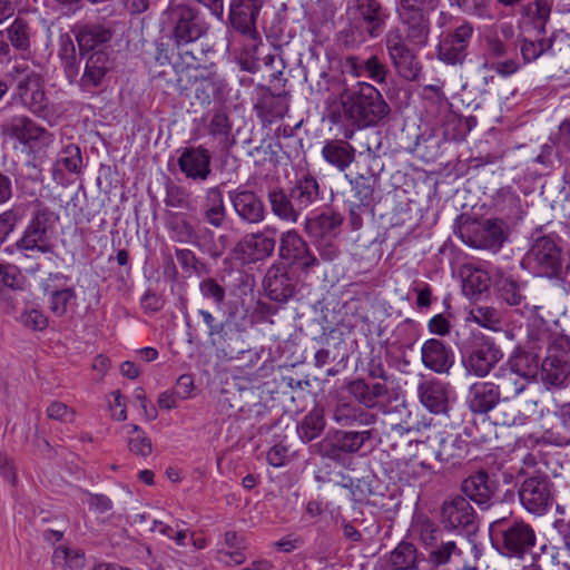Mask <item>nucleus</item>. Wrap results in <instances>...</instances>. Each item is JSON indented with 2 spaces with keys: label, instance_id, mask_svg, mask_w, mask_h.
Returning <instances> with one entry per match:
<instances>
[{
  "label": "nucleus",
  "instance_id": "nucleus-1",
  "mask_svg": "<svg viewBox=\"0 0 570 570\" xmlns=\"http://www.w3.org/2000/svg\"><path fill=\"white\" fill-rule=\"evenodd\" d=\"M215 53L213 43H202L200 48L181 51L180 67L177 71V90L187 91L195 88V97L202 104H210L220 97L226 88L225 80L215 70V63H207L209 55Z\"/></svg>",
  "mask_w": 570,
  "mask_h": 570
},
{
  "label": "nucleus",
  "instance_id": "nucleus-2",
  "mask_svg": "<svg viewBox=\"0 0 570 570\" xmlns=\"http://www.w3.org/2000/svg\"><path fill=\"white\" fill-rule=\"evenodd\" d=\"M345 16L347 28L337 33V39L346 48L379 38L390 18L389 10L381 0H346Z\"/></svg>",
  "mask_w": 570,
  "mask_h": 570
},
{
  "label": "nucleus",
  "instance_id": "nucleus-3",
  "mask_svg": "<svg viewBox=\"0 0 570 570\" xmlns=\"http://www.w3.org/2000/svg\"><path fill=\"white\" fill-rule=\"evenodd\" d=\"M340 105L345 109L346 124L356 129L376 127L383 124L391 112L380 90L364 81L342 90Z\"/></svg>",
  "mask_w": 570,
  "mask_h": 570
},
{
  "label": "nucleus",
  "instance_id": "nucleus-4",
  "mask_svg": "<svg viewBox=\"0 0 570 570\" xmlns=\"http://www.w3.org/2000/svg\"><path fill=\"white\" fill-rule=\"evenodd\" d=\"M164 14L170 26V39L178 49V55L181 51L200 48L202 43H212L207 40L210 22L199 8L173 1Z\"/></svg>",
  "mask_w": 570,
  "mask_h": 570
},
{
  "label": "nucleus",
  "instance_id": "nucleus-5",
  "mask_svg": "<svg viewBox=\"0 0 570 570\" xmlns=\"http://www.w3.org/2000/svg\"><path fill=\"white\" fill-rule=\"evenodd\" d=\"M440 0H397L396 13L403 27V38L409 43L423 48L431 33L430 14L436 10Z\"/></svg>",
  "mask_w": 570,
  "mask_h": 570
},
{
  "label": "nucleus",
  "instance_id": "nucleus-6",
  "mask_svg": "<svg viewBox=\"0 0 570 570\" xmlns=\"http://www.w3.org/2000/svg\"><path fill=\"white\" fill-rule=\"evenodd\" d=\"M490 533L501 544L504 556L522 559L537 542L532 525L521 519L501 518L490 523Z\"/></svg>",
  "mask_w": 570,
  "mask_h": 570
},
{
  "label": "nucleus",
  "instance_id": "nucleus-7",
  "mask_svg": "<svg viewBox=\"0 0 570 570\" xmlns=\"http://www.w3.org/2000/svg\"><path fill=\"white\" fill-rule=\"evenodd\" d=\"M560 243L561 239L553 235L533 238L523 257V265L540 276L558 278L563 266V252Z\"/></svg>",
  "mask_w": 570,
  "mask_h": 570
},
{
  "label": "nucleus",
  "instance_id": "nucleus-8",
  "mask_svg": "<svg viewBox=\"0 0 570 570\" xmlns=\"http://www.w3.org/2000/svg\"><path fill=\"white\" fill-rule=\"evenodd\" d=\"M58 215L48 207L39 205L27 225L22 237L16 243L21 252H38L41 254H55V244L51 234L58 222Z\"/></svg>",
  "mask_w": 570,
  "mask_h": 570
},
{
  "label": "nucleus",
  "instance_id": "nucleus-9",
  "mask_svg": "<svg viewBox=\"0 0 570 570\" xmlns=\"http://www.w3.org/2000/svg\"><path fill=\"white\" fill-rule=\"evenodd\" d=\"M459 233L470 247L499 250L508 238V226L500 218H469L460 225Z\"/></svg>",
  "mask_w": 570,
  "mask_h": 570
},
{
  "label": "nucleus",
  "instance_id": "nucleus-10",
  "mask_svg": "<svg viewBox=\"0 0 570 570\" xmlns=\"http://www.w3.org/2000/svg\"><path fill=\"white\" fill-rule=\"evenodd\" d=\"M554 493L551 478L539 471L527 476L519 489L521 504L529 513L535 515H543L552 507Z\"/></svg>",
  "mask_w": 570,
  "mask_h": 570
},
{
  "label": "nucleus",
  "instance_id": "nucleus-11",
  "mask_svg": "<svg viewBox=\"0 0 570 570\" xmlns=\"http://www.w3.org/2000/svg\"><path fill=\"white\" fill-rule=\"evenodd\" d=\"M389 58L396 73L406 81H417L423 66L400 30H391L385 38Z\"/></svg>",
  "mask_w": 570,
  "mask_h": 570
},
{
  "label": "nucleus",
  "instance_id": "nucleus-12",
  "mask_svg": "<svg viewBox=\"0 0 570 570\" xmlns=\"http://www.w3.org/2000/svg\"><path fill=\"white\" fill-rule=\"evenodd\" d=\"M440 522L445 530L472 533L478 529V515L461 494L446 498L440 507Z\"/></svg>",
  "mask_w": 570,
  "mask_h": 570
},
{
  "label": "nucleus",
  "instance_id": "nucleus-13",
  "mask_svg": "<svg viewBox=\"0 0 570 570\" xmlns=\"http://www.w3.org/2000/svg\"><path fill=\"white\" fill-rule=\"evenodd\" d=\"M520 51L524 62L534 61L544 52H551L559 69L566 73L570 72V37L568 35L537 41L522 39Z\"/></svg>",
  "mask_w": 570,
  "mask_h": 570
},
{
  "label": "nucleus",
  "instance_id": "nucleus-14",
  "mask_svg": "<svg viewBox=\"0 0 570 570\" xmlns=\"http://www.w3.org/2000/svg\"><path fill=\"white\" fill-rule=\"evenodd\" d=\"M360 158L367 165V170L358 173L351 180L354 196L358 200L357 208L368 209L374 203V193L379 183V176L383 171L384 165L379 156L372 151L361 154Z\"/></svg>",
  "mask_w": 570,
  "mask_h": 570
},
{
  "label": "nucleus",
  "instance_id": "nucleus-15",
  "mask_svg": "<svg viewBox=\"0 0 570 570\" xmlns=\"http://www.w3.org/2000/svg\"><path fill=\"white\" fill-rule=\"evenodd\" d=\"M278 256L287 263L286 266H295L303 273H308L320 264L318 258L311 253L307 243L294 229L281 235Z\"/></svg>",
  "mask_w": 570,
  "mask_h": 570
},
{
  "label": "nucleus",
  "instance_id": "nucleus-16",
  "mask_svg": "<svg viewBox=\"0 0 570 570\" xmlns=\"http://www.w3.org/2000/svg\"><path fill=\"white\" fill-rule=\"evenodd\" d=\"M266 0H232L228 20L232 28L238 33L257 40V20Z\"/></svg>",
  "mask_w": 570,
  "mask_h": 570
},
{
  "label": "nucleus",
  "instance_id": "nucleus-17",
  "mask_svg": "<svg viewBox=\"0 0 570 570\" xmlns=\"http://www.w3.org/2000/svg\"><path fill=\"white\" fill-rule=\"evenodd\" d=\"M16 97L32 114L39 117L46 116L49 99L45 91L43 79L38 72L30 71L18 81Z\"/></svg>",
  "mask_w": 570,
  "mask_h": 570
},
{
  "label": "nucleus",
  "instance_id": "nucleus-18",
  "mask_svg": "<svg viewBox=\"0 0 570 570\" xmlns=\"http://www.w3.org/2000/svg\"><path fill=\"white\" fill-rule=\"evenodd\" d=\"M276 228L266 227L242 238L233 248L235 257L247 261L265 259L273 255L276 246Z\"/></svg>",
  "mask_w": 570,
  "mask_h": 570
},
{
  "label": "nucleus",
  "instance_id": "nucleus-19",
  "mask_svg": "<svg viewBox=\"0 0 570 570\" xmlns=\"http://www.w3.org/2000/svg\"><path fill=\"white\" fill-rule=\"evenodd\" d=\"M460 490L468 501L474 502L481 510H488L498 492V482L485 470H479L461 482Z\"/></svg>",
  "mask_w": 570,
  "mask_h": 570
},
{
  "label": "nucleus",
  "instance_id": "nucleus-20",
  "mask_svg": "<svg viewBox=\"0 0 570 570\" xmlns=\"http://www.w3.org/2000/svg\"><path fill=\"white\" fill-rule=\"evenodd\" d=\"M1 132L29 148H32L36 142H49L52 137L46 128L24 115L14 116L3 124Z\"/></svg>",
  "mask_w": 570,
  "mask_h": 570
},
{
  "label": "nucleus",
  "instance_id": "nucleus-21",
  "mask_svg": "<svg viewBox=\"0 0 570 570\" xmlns=\"http://www.w3.org/2000/svg\"><path fill=\"white\" fill-rule=\"evenodd\" d=\"M228 198L235 214L242 222L255 225L265 219L264 202L254 190L238 187L228 191Z\"/></svg>",
  "mask_w": 570,
  "mask_h": 570
},
{
  "label": "nucleus",
  "instance_id": "nucleus-22",
  "mask_svg": "<svg viewBox=\"0 0 570 570\" xmlns=\"http://www.w3.org/2000/svg\"><path fill=\"white\" fill-rule=\"evenodd\" d=\"M266 295L275 302H287L296 291V282L289 274V267L283 263L273 264L266 272L264 281Z\"/></svg>",
  "mask_w": 570,
  "mask_h": 570
},
{
  "label": "nucleus",
  "instance_id": "nucleus-23",
  "mask_svg": "<svg viewBox=\"0 0 570 570\" xmlns=\"http://www.w3.org/2000/svg\"><path fill=\"white\" fill-rule=\"evenodd\" d=\"M501 350L491 341H482L463 360L469 373L479 377L487 376L491 370L502 360Z\"/></svg>",
  "mask_w": 570,
  "mask_h": 570
},
{
  "label": "nucleus",
  "instance_id": "nucleus-24",
  "mask_svg": "<svg viewBox=\"0 0 570 570\" xmlns=\"http://www.w3.org/2000/svg\"><path fill=\"white\" fill-rule=\"evenodd\" d=\"M210 160L212 156L206 148L202 146L187 147L178 157V166L187 178L206 180L212 173Z\"/></svg>",
  "mask_w": 570,
  "mask_h": 570
},
{
  "label": "nucleus",
  "instance_id": "nucleus-25",
  "mask_svg": "<svg viewBox=\"0 0 570 570\" xmlns=\"http://www.w3.org/2000/svg\"><path fill=\"white\" fill-rule=\"evenodd\" d=\"M540 379L548 390H560L570 382V362L563 355L549 353L542 360Z\"/></svg>",
  "mask_w": 570,
  "mask_h": 570
},
{
  "label": "nucleus",
  "instance_id": "nucleus-26",
  "mask_svg": "<svg viewBox=\"0 0 570 570\" xmlns=\"http://www.w3.org/2000/svg\"><path fill=\"white\" fill-rule=\"evenodd\" d=\"M421 358L426 368L439 374L448 373L454 364L451 347L438 338H430L423 343Z\"/></svg>",
  "mask_w": 570,
  "mask_h": 570
},
{
  "label": "nucleus",
  "instance_id": "nucleus-27",
  "mask_svg": "<svg viewBox=\"0 0 570 570\" xmlns=\"http://www.w3.org/2000/svg\"><path fill=\"white\" fill-rule=\"evenodd\" d=\"M500 402V386L492 382L471 385L468 396L469 409L475 414H485Z\"/></svg>",
  "mask_w": 570,
  "mask_h": 570
},
{
  "label": "nucleus",
  "instance_id": "nucleus-28",
  "mask_svg": "<svg viewBox=\"0 0 570 570\" xmlns=\"http://www.w3.org/2000/svg\"><path fill=\"white\" fill-rule=\"evenodd\" d=\"M384 559L389 570H419L423 554L415 544L403 540Z\"/></svg>",
  "mask_w": 570,
  "mask_h": 570
},
{
  "label": "nucleus",
  "instance_id": "nucleus-29",
  "mask_svg": "<svg viewBox=\"0 0 570 570\" xmlns=\"http://www.w3.org/2000/svg\"><path fill=\"white\" fill-rule=\"evenodd\" d=\"M292 199L299 212H304L312 207L321 199L320 184L311 174H305L297 178L295 184L289 188Z\"/></svg>",
  "mask_w": 570,
  "mask_h": 570
},
{
  "label": "nucleus",
  "instance_id": "nucleus-30",
  "mask_svg": "<svg viewBox=\"0 0 570 570\" xmlns=\"http://www.w3.org/2000/svg\"><path fill=\"white\" fill-rule=\"evenodd\" d=\"M333 420L341 426H370L377 415L348 402H338L333 410Z\"/></svg>",
  "mask_w": 570,
  "mask_h": 570
},
{
  "label": "nucleus",
  "instance_id": "nucleus-31",
  "mask_svg": "<svg viewBox=\"0 0 570 570\" xmlns=\"http://www.w3.org/2000/svg\"><path fill=\"white\" fill-rule=\"evenodd\" d=\"M204 219L214 228H220L227 219V209L224 202L223 190L219 186L210 187L206 190Z\"/></svg>",
  "mask_w": 570,
  "mask_h": 570
},
{
  "label": "nucleus",
  "instance_id": "nucleus-32",
  "mask_svg": "<svg viewBox=\"0 0 570 570\" xmlns=\"http://www.w3.org/2000/svg\"><path fill=\"white\" fill-rule=\"evenodd\" d=\"M500 368L534 382L539 373V357L534 353L515 350Z\"/></svg>",
  "mask_w": 570,
  "mask_h": 570
},
{
  "label": "nucleus",
  "instance_id": "nucleus-33",
  "mask_svg": "<svg viewBox=\"0 0 570 570\" xmlns=\"http://www.w3.org/2000/svg\"><path fill=\"white\" fill-rule=\"evenodd\" d=\"M110 69L109 56L104 50H97L87 57L85 72L81 78L83 87H98Z\"/></svg>",
  "mask_w": 570,
  "mask_h": 570
},
{
  "label": "nucleus",
  "instance_id": "nucleus-34",
  "mask_svg": "<svg viewBox=\"0 0 570 570\" xmlns=\"http://www.w3.org/2000/svg\"><path fill=\"white\" fill-rule=\"evenodd\" d=\"M343 223V217L334 212L322 213L305 222L306 233L315 239L335 235Z\"/></svg>",
  "mask_w": 570,
  "mask_h": 570
},
{
  "label": "nucleus",
  "instance_id": "nucleus-35",
  "mask_svg": "<svg viewBox=\"0 0 570 570\" xmlns=\"http://www.w3.org/2000/svg\"><path fill=\"white\" fill-rule=\"evenodd\" d=\"M421 403L432 413H443L448 409V393L439 381H425L419 385Z\"/></svg>",
  "mask_w": 570,
  "mask_h": 570
},
{
  "label": "nucleus",
  "instance_id": "nucleus-36",
  "mask_svg": "<svg viewBox=\"0 0 570 570\" xmlns=\"http://www.w3.org/2000/svg\"><path fill=\"white\" fill-rule=\"evenodd\" d=\"M165 226L171 240L179 244H193L198 248L202 247V242L195 227L186 218L176 213H169Z\"/></svg>",
  "mask_w": 570,
  "mask_h": 570
},
{
  "label": "nucleus",
  "instance_id": "nucleus-37",
  "mask_svg": "<svg viewBox=\"0 0 570 570\" xmlns=\"http://www.w3.org/2000/svg\"><path fill=\"white\" fill-rule=\"evenodd\" d=\"M268 202L273 214L282 220L296 223L301 212L292 199V194L283 188H273L268 190Z\"/></svg>",
  "mask_w": 570,
  "mask_h": 570
},
{
  "label": "nucleus",
  "instance_id": "nucleus-38",
  "mask_svg": "<svg viewBox=\"0 0 570 570\" xmlns=\"http://www.w3.org/2000/svg\"><path fill=\"white\" fill-rule=\"evenodd\" d=\"M111 37L112 30L102 24H86L76 36L80 55L89 53L97 46L110 41Z\"/></svg>",
  "mask_w": 570,
  "mask_h": 570
},
{
  "label": "nucleus",
  "instance_id": "nucleus-39",
  "mask_svg": "<svg viewBox=\"0 0 570 570\" xmlns=\"http://www.w3.org/2000/svg\"><path fill=\"white\" fill-rule=\"evenodd\" d=\"M322 155L327 163L344 170L354 160L355 149L347 141L335 139L324 145Z\"/></svg>",
  "mask_w": 570,
  "mask_h": 570
},
{
  "label": "nucleus",
  "instance_id": "nucleus-40",
  "mask_svg": "<svg viewBox=\"0 0 570 570\" xmlns=\"http://www.w3.org/2000/svg\"><path fill=\"white\" fill-rule=\"evenodd\" d=\"M376 431L374 429L362 431H343L337 430L334 432V440L336 446L344 453H356L367 442L375 439Z\"/></svg>",
  "mask_w": 570,
  "mask_h": 570
},
{
  "label": "nucleus",
  "instance_id": "nucleus-41",
  "mask_svg": "<svg viewBox=\"0 0 570 570\" xmlns=\"http://www.w3.org/2000/svg\"><path fill=\"white\" fill-rule=\"evenodd\" d=\"M462 278V292L470 299L479 298L490 287L489 274L480 268L464 266Z\"/></svg>",
  "mask_w": 570,
  "mask_h": 570
},
{
  "label": "nucleus",
  "instance_id": "nucleus-42",
  "mask_svg": "<svg viewBox=\"0 0 570 570\" xmlns=\"http://www.w3.org/2000/svg\"><path fill=\"white\" fill-rule=\"evenodd\" d=\"M469 452V442L461 433H448L440 441L436 458L441 462H451L464 459Z\"/></svg>",
  "mask_w": 570,
  "mask_h": 570
},
{
  "label": "nucleus",
  "instance_id": "nucleus-43",
  "mask_svg": "<svg viewBox=\"0 0 570 570\" xmlns=\"http://www.w3.org/2000/svg\"><path fill=\"white\" fill-rule=\"evenodd\" d=\"M426 550V562L431 566L432 570H436L449 564L453 558H459L462 554L461 549L453 540L440 539Z\"/></svg>",
  "mask_w": 570,
  "mask_h": 570
},
{
  "label": "nucleus",
  "instance_id": "nucleus-44",
  "mask_svg": "<svg viewBox=\"0 0 570 570\" xmlns=\"http://www.w3.org/2000/svg\"><path fill=\"white\" fill-rule=\"evenodd\" d=\"M325 425L324 409L316 405L297 425L298 436L305 443L311 442L323 433Z\"/></svg>",
  "mask_w": 570,
  "mask_h": 570
},
{
  "label": "nucleus",
  "instance_id": "nucleus-45",
  "mask_svg": "<svg viewBox=\"0 0 570 570\" xmlns=\"http://www.w3.org/2000/svg\"><path fill=\"white\" fill-rule=\"evenodd\" d=\"M400 473L401 479H404L407 483L424 485L432 480L434 470L429 463L411 458L404 462Z\"/></svg>",
  "mask_w": 570,
  "mask_h": 570
},
{
  "label": "nucleus",
  "instance_id": "nucleus-46",
  "mask_svg": "<svg viewBox=\"0 0 570 570\" xmlns=\"http://www.w3.org/2000/svg\"><path fill=\"white\" fill-rule=\"evenodd\" d=\"M199 315L203 317L204 323L208 328V336L214 346L222 348L230 347V327L227 322L217 323L212 313L205 309H199Z\"/></svg>",
  "mask_w": 570,
  "mask_h": 570
},
{
  "label": "nucleus",
  "instance_id": "nucleus-47",
  "mask_svg": "<svg viewBox=\"0 0 570 570\" xmlns=\"http://www.w3.org/2000/svg\"><path fill=\"white\" fill-rule=\"evenodd\" d=\"M309 88L318 96L332 92L340 98L341 91L348 89L345 80L338 75H332L326 71L320 72L317 79L311 80Z\"/></svg>",
  "mask_w": 570,
  "mask_h": 570
},
{
  "label": "nucleus",
  "instance_id": "nucleus-48",
  "mask_svg": "<svg viewBox=\"0 0 570 570\" xmlns=\"http://www.w3.org/2000/svg\"><path fill=\"white\" fill-rule=\"evenodd\" d=\"M557 417L566 432L554 429L544 432V439L548 443L557 446L570 445V402L562 404L558 412Z\"/></svg>",
  "mask_w": 570,
  "mask_h": 570
},
{
  "label": "nucleus",
  "instance_id": "nucleus-49",
  "mask_svg": "<svg viewBox=\"0 0 570 570\" xmlns=\"http://www.w3.org/2000/svg\"><path fill=\"white\" fill-rule=\"evenodd\" d=\"M258 116L272 122L273 118L283 117L287 111V105L281 99V95L275 96L266 92L262 99L255 105Z\"/></svg>",
  "mask_w": 570,
  "mask_h": 570
},
{
  "label": "nucleus",
  "instance_id": "nucleus-50",
  "mask_svg": "<svg viewBox=\"0 0 570 570\" xmlns=\"http://www.w3.org/2000/svg\"><path fill=\"white\" fill-rule=\"evenodd\" d=\"M7 38L18 50H28L30 47V28L23 18H16L7 28Z\"/></svg>",
  "mask_w": 570,
  "mask_h": 570
},
{
  "label": "nucleus",
  "instance_id": "nucleus-51",
  "mask_svg": "<svg viewBox=\"0 0 570 570\" xmlns=\"http://www.w3.org/2000/svg\"><path fill=\"white\" fill-rule=\"evenodd\" d=\"M52 562L62 570H82L86 560L80 551L59 547L53 552Z\"/></svg>",
  "mask_w": 570,
  "mask_h": 570
},
{
  "label": "nucleus",
  "instance_id": "nucleus-52",
  "mask_svg": "<svg viewBox=\"0 0 570 570\" xmlns=\"http://www.w3.org/2000/svg\"><path fill=\"white\" fill-rule=\"evenodd\" d=\"M498 296L511 306H518L524 299L520 284L509 277H501L495 282Z\"/></svg>",
  "mask_w": 570,
  "mask_h": 570
},
{
  "label": "nucleus",
  "instance_id": "nucleus-53",
  "mask_svg": "<svg viewBox=\"0 0 570 570\" xmlns=\"http://www.w3.org/2000/svg\"><path fill=\"white\" fill-rule=\"evenodd\" d=\"M466 56L468 51L448 37H444L438 46V58L448 65H462Z\"/></svg>",
  "mask_w": 570,
  "mask_h": 570
},
{
  "label": "nucleus",
  "instance_id": "nucleus-54",
  "mask_svg": "<svg viewBox=\"0 0 570 570\" xmlns=\"http://www.w3.org/2000/svg\"><path fill=\"white\" fill-rule=\"evenodd\" d=\"M420 542L425 549L436 543L441 539L442 531L434 521L429 518H421L414 525Z\"/></svg>",
  "mask_w": 570,
  "mask_h": 570
},
{
  "label": "nucleus",
  "instance_id": "nucleus-55",
  "mask_svg": "<svg viewBox=\"0 0 570 570\" xmlns=\"http://www.w3.org/2000/svg\"><path fill=\"white\" fill-rule=\"evenodd\" d=\"M498 377L500 380V387L507 395L517 396L521 394L529 384L532 383L529 379H524L521 375L499 370Z\"/></svg>",
  "mask_w": 570,
  "mask_h": 570
},
{
  "label": "nucleus",
  "instance_id": "nucleus-56",
  "mask_svg": "<svg viewBox=\"0 0 570 570\" xmlns=\"http://www.w3.org/2000/svg\"><path fill=\"white\" fill-rule=\"evenodd\" d=\"M128 433L131 434V436L128 439V449L131 453L142 458L151 454V440L138 425L131 424L130 431Z\"/></svg>",
  "mask_w": 570,
  "mask_h": 570
},
{
  "label": "nucleus",
  "instance_id": "nucleus-57",
  "mask_svg": "<svg viewBox=\"0 0 570 570\" xmlns=\"http://www.w3.org/2000/svg\"><path fill=\"white\" fill-rule=\"evenodd\" d=\"M214 232L205 228L202 235V247L212 258H219L229 244V237L226 234L219 235L217 242H214Z\"/></svg>",
  "mask_w": 570,
  "mask_h": 570
},
{
  "label": "nucleus",
  "instance_id": "nucleus-58",
  "mask_svg": "<svg viewBox=\"0 0 570 570\" xmlns=\"http://www.w3.org/2000/svg\"><path fill=\"white\" fill-rule=\"evenodd\" d=\"M472 320L489 330H498L501 325L500 312L491 306H476L471 311Z\"/></svg>",
  "mask_w": 570,
  "mask_h": 570
},
{
  "label": "nucleus",
  "instance_id": "nucleus-59",
  "mask_svg": "<svg viewBox=\"0 0 570 570\" xmlns=\"http://www.w3.org/2000/svg\"><path fill=\"white\" fill-rule=\"evenodd\" d=\"M363 69L364 76L371 78L374 82H386L389 68L377 55H373L365 59L363 63Z\"/></svg>",
  "mask_w": 570,
  "mask_h": 570
},
{
  "label": "nucleus",
  "instance_id": "nucleus-60",
  "mask_svg": "<svg viewBox=\"0 0 570 570\" xmlns=\"http://www.w3.org/2000/svg\"><path fill=\"white\" fill-rule=\"evenodd\" d=\"M208 131L212 136L219 137L222 140L226 141L232 132V124L228 115L222 110L216 111L208 125Z\"/></svg>",
  "mask_w": 570,
  "mask_h": 570
},
{
  "label": "nucleus",
  "instance_id": "nucleus-61",
  "mask_svg": "<svg viewBox=\"0 0 570 570\" xmlns=\"http://www.w3.org/2000/svg\"><path fill=\"white\" fill-rule=\"evenodd\" d=\"M165 204L168 207L187 209L190 207V195L184 187L170 183L166 187Z\"/></svg>",
  "mask_w": 570,
  "mask_h": 570
},
{
  "label": "nucleus",
  "instance_id": "nucleus-62",
  "mask_svg": "<svg viewBox=\"0 0 570 570\" xmlns=\"http://www.w3.org/2000/svg\"><path fill=\"white\" fill-rule=\"evenodd\" d=\"M57 164L70 173H79L82 166L80 148L73 144L66 146Z\"/></svg>",
  "mask_w": 570,
  "mask_h": 570
},
{
  "label": "nucleus",
  "instance_id": "nucleus-63",
  "mask_svg": "<svg viewBox=\"0 0 570 570\" xmlns=\"http://www.w3.org/2000/svg\"><path fill=\"white\" fill-rule=\"evenodd\" d=\"M347 392L366 409H373L371 401L370 384L364 379H356L346 384Z\"/></svg>",
  "mask_w": 570,
  "mask_h": 570
},
{
  "label": "nucleus",
  "instance_id": "nucleus-64",
  "mask_svg": "<svg viewBox=\"0 0 570 570\" xmlns=\"http://www.w3.org/2000/svg\"><path fill=\"white\" fill-rule=\"evenodd\" d=\"M75 297L76 294L72 288L53 291L50 295V311L57 316L65 315L69 302Z\"/></svg>",
  "mask_w": 570,
  "mask_h": 570
}]
</instances>
